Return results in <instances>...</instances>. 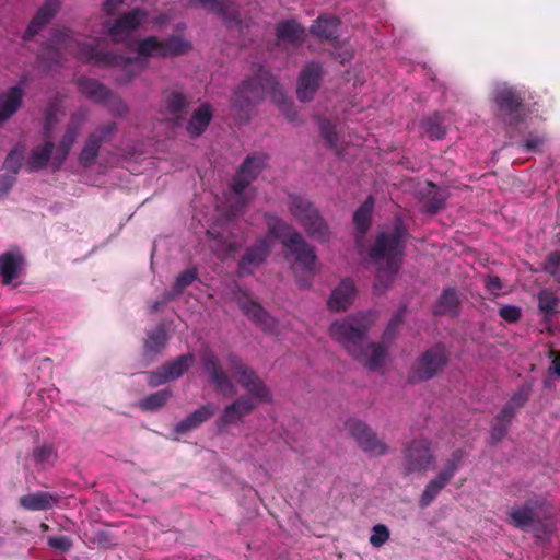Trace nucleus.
Instances as JSON below:
<instances>
[{
    "mask_svg": "<svg viewBox=\"0 0 560 560\" xmlns=\"http://www.w3.org/2000/svg\"><path fill=\"white\" fill-rule=\"evenodd\" d=\"M405 313L406 306H401L392 316L382 335L381 342L364 345L368 331L375 320V315L372 312L359 313L336 320L329 326V332L355 361L371 371H377L388 354V347L396 338V332L402 324Z\"/></svg>",
    "mask_w": 560,
    "mask_h": 560,
    "instance_id": "1",
    "label": "nucleus"
},
{
    "mask_svg": "<svg viewBox=\"0 0 560 560\" xmlns=\"http://www.w3.org/2000/svg\"><path fill=\"white\" fill-rule=\"evenodd\" d=\"M226 362L236 382L248 395H242L224 407L222 415L217 420L220 430L230 424L242 422L246 416L256 409L258 404H271L273 400L268 385L240 355L231 352L226 355Z\"/></svg>",
    "mask_w": 560,
    "mask_h": 560,
    "instance_id": "2",
    "label": "nucleus"
},
{
    "mask_svg": "<svg viewBox=\"0 0 560 560\" xmlns=\"http://www.w3.org/2000/svg\"><path fill=\"white\" fill-rule=\"evenodd\" d=\"M269 94L271 101L282 100V89L277 79L261 65L253 67V75L246 78L234 91L232 106L238 119L246 122L260 101Z\"/></svg>",
    "mask_w": 560,
    "mask_h": 560,
    "instance_id": "3",
    "label": "nucleus"
},
{
    "mask_svg": "<svg viewBox=\"0 0 560 560\" xmlns=\"http://www.w3.org/2000/svg\"><path fill=\"white\" fill-rule=\"evenodd\" d=\"M408 235L407 229L398 222L390 232H381L376 236L369 258L377 269L376 278L380 283L383 277L392 281L399 271Z\"/></svg>",
    "mask_w": 560,
    "mask_h": 560,
    "instance_id": "4",
    "label": "nucleus"
},
{
    "mask_svg": "<svg viewBox=\"0 0 560 560\" xmlns=\"http://www.w3.org/2000/svg\"><path fill=\"white\" fill-rule=\"evenodd\" d=\"M189 48V43L185 42L180 36L173 35L164 39H160L156 36H148L140 39L137 44V60L147 61L150 58L178 56L186 52Z\"/></svg>",
    "mask_w": 560,
    "mask_h": 560,
    "instance_id": "5",
    "label": "nucleus"
},
{
    "mask_svg": "<svg viewBox=\"0 0 560 560\" xmlns=\"http://www.w3.org/2000/svg\"><path fill=\"white\" fill-rule=\"evenodd\" d=\"M445 347L436 343L425 350L412 364L408 373L409 383H419L436 376L447 363Z\"/></svg>",
    "mask_w": 560,
    "mask_h": 560,
    "instance_id": "6",
    "label": "nucleus"
},
{
    "mask_svg": "<svg viewBox=\"0 0 560 560\" xmlns=\"http://www.w3.org/2000/svg\"><path fill=\"white\" fill-rule=\"evenodd\" d=\"M524 93L514 86L502 85L493 92L499 116L510 126H517L524 116Z\"/></svg>",
    "mask_w": 560,
    "mask_h": 560,
    "instance_id": "7",
    "label": "nucleus"
},
{
    "mask_svg": "<svg viewBox=\"0 0 560 560\" xmlns=\"http://www.w3.org/2000/svg\"><path fill=\"white\" fill-rule=\"evenodd\" d=\"M285 248L294 257V261L302 268L304 276L296 275V280L301 288H308L312 284V279L315 276V265L317 255L312 245H310L301 235L294 233L293 237L289 240Z\"/></svg>",
    "mask_w": 560,
    "mask_h": 560,
    "instance_id": "8",
    "label": "nucleus"
},
{
    "mask_svg": "<svg viewBox=\"0 0 560 560\" xmlns=\"http://www.w3.org/2000/svg\"><path fill=\"white\" fill-rule=\"evenodd\" d=\"M346 428L364 453L376 457L387 454V444L364 421L349 419L346 422Z\"/></svg>",
    "mask_w": 560,
    "mask_h": 560,
    "instance_id": "9",
    "label": "nucleus"
},
{
    "mask_svg": "<svg viewBox=\"0 0 560 560\" xmlns=\"http://www.w3.org/2000/svg\"><path fill=\"white\" fill-rule=\"evenodd\" d=\"M265 155H247L238 167L232 183L231 189L237 197V211L245 207V189L258 177L265 166Z\"/></svg>",
    "mask_w": 560,
    "mask_h": 560,
    "instance_id": "10",
    "label": "nucleus"
},
{
    "mask_svg": "<svg viewBox=\"0 0 560 560\" xmlns=\"http://www.w3.org/2000/svg\"><path fill=\"white\" fill-rule=\"evenodd\" d=\"M434 462L431 444L428 440L416 439L405 450V470L407 474L427 471Z\"/></svg>",
    "mask_w": 560,
    "mask_h": 560,
    "instance_id": "11",
    "label": "nucleus"
},
{
    "mask_svg": "<svg viewBox=\"0 0 560 560\" xmlns=\"http://www.w3.org/2000/svg\"><path fill=\"white\" fill-rule=\"evenodd\" d=\"M324 69L319 62H307L301 70L296 83V96L300 102H310L320 86Z\"/></svg>",
    "mask_w": 560,
    "mask_h": 560,
    "instance_id": "12",
    "label": "nucleus"
},
{
    "mask_svg": "<svg viewBox=\"0 0 560 560\" xmlns=\"http://www.w3.org/2000/svg\"><path fill=\"white\" fill-rule=\"evenodd\" d=\"M147 12L141 8H135L124 13L108 27V36L114 43H125L147 19Z\"/></svg>",
    "mask_w": 560,
    "mask_h": 560,
    "instance_id": "13",
    "label": "nucleus"
},
{
    "mask_svg": "<svg viewBox=\"0 0 560 560\" xmlns=\"http://www.w3.org/2000/svg\"><path fill=\"white\" fill-rule=\"evenodd\" d=\"M200 359L209 376V381L214 386L215 390L222 394L228 392L232 393L234 390V384L215 353L211 350H207L201 353Z\"/></svg>",
    "mask_w": 560,
    "mask_h": 560,
    "instance_id": "14",
    "label": "nucleus"
},
{
    "mask_svg": "<svg viewBox=\"0 0 560 560\" xmlns=\"http://www.w3.org/2000/svg\"><path fill=\"white\" fill-rule=\"evenodd\" d=\"M271 252V245L264 237H259L248 246L238 261L237 275L245 277L254 273V270L261 266Z\"/></svg>",
    "mask_w": 560,
    "mask_h": 560,
    "instance_id": "15",
    "label": "nucleus"
},
{
    "mask_svg": "<svg viewBox=\"0 0 560 560\" xmlns=\"http://www.w3.org/2000/svg\"><path fill=\"white\" fill-rule=\"evenodd\" d=\"M74 52L83 62H93L97 66H118L120 63H130L131 60L112 50L103 51L90 43H75Z\"/></svg>",
    "mask_w": 560,
    "mask_h": 560,
    "instance_id": "16",
    "label": "nucleus"
},
{
    "mask_svg": "<svg viewBox=\"0 0 560 560\" xmlns=\"http://www.w3.org/2000/svg\"><path fill=\"white\" fill-rule=\"evenodd\" d=\"M419 196L423 212L435 214L444 208L448 192L434 183L428 182L425 188L419 191Z\"/></svg>",
    "mask_w": 560,
    "mask_h": 560,
    "instance_id": "17",
    "label": "nucleus"
},
{
    "mask_svg": "<svg viewBox=\"0 0 560 560\" xmlns=\"http://www.w3.org/2000/svg\"><path fill=\"white\" fill-rule=\"evenodd\" d=\"M354 295V283L351 279L346 278L332 290L327 302L328 308L332 312L345 311L352 304Z\"/></svg>",
    "mask_w": 560,
    "mask_h": 560,
    "instance_id": "18",
    "label": "nucleus"
},
{
    "mask_svg": "<svg viewBox=\"0 0 560 560\" xmlns=\"http://www.w3.org/2000/svg\"><path fill=\"white\" fill-rule=\"evenodd\" d=\"M61 0H46L30 22L24 38L31 39L50 22L59 10Z\"/></svg>",
    "mask_w": 560,
    "mask_h": 560,
    "instance_id": "19",
    "label": "nucleus"
},
{
    "mask_svg": "<svg viewBox=\"0 0 560 560\" xmlns=\"http://www.w3.org/2000/svg\"><path fill=\"white\" fill-rule=\"evenodd\" d=\"M162 107L174 124L179 125L188 114L189 101L184 94L173 91L165 95Z\"/></svg>",
    "mask_w": 560,
    "mask_h": 560,
    "instance_id": "20",
    "label": "nucleus"
},
{
    "mask_svg": "<svg viewBox=\"0 0 560 560\" xmlns=\"http://www.w3.org/2000/svg\"><path fill=\"white\" fill-rule=\"evenodd\" d=\"M215 410H217V407L211 402H208V404L201 406L200 408L195 410L192 413L187 416L185 419L179 421L174 427V433H176L178 435H183V434L198 428L199 425H201L202 423H205L209 419H211L213 417V415L215 413Z\"/></svg>",
    "mask_w": 560,
    "mask_h": 560,
    "instance_id": "21",
    "label": "nucleus"
},
{
    "mask_svg": "<svg viewBox=\"0 0 560 560\" xmlns=\"http://www.w3.org/2000/svg\"><path fill=\"white\" fill-rule=\"evenodd\" d=\"M24 92L22 86L14 85L0 94V124L10 119L22 106Z\"/></svg>",
    "mask_w": 560,
    "mask_h": 560,
    "instance_id": "22",
    "label": "nucleus"
},
{
    "mask_svg": "<svg viewBox=\"0 0 560 560\" xmlns=\"http://www.w3.org/2000/svg\"><path fill=\"white\" fill-rule=\"evenodd\" d=\"M460 311V300L457 291L454 288H446L442 291L436 303L433 306L432 313L434 316H448L457 317Z\"/></svg>",
    "mask_w": 560,
    "mask_h": 560,
    "instance_id": "23",
    "label": "nucleus"
},
{
    "mask_svg": "<svg viewBox=\"0 0 560 560\" xmlns=\"http://www.w3.org/2000/svg\"><path fill=\"white\" fill-rule=\"evenodd\" d=\"M24 258L20 252H5L0 256V276L2 283L11 284L23 269Z\"/></svg>",
    "mask_w": 560,
    "mask_h": 560,
    "instance_id": "24",
    "label": "nucleus"
},
{
    "mask_svg": "<svg viewBox=\"0 0 560 560\" xmlns=\"http://www.w3.org/2000/svg\"><path fill=\"white\" fill-rule=\"evenodd\" d=\"M168 335L163 324L147 332L143 346V355L150 363L167 345Z\"/></svg>",
    "mask_w": 560,
    "mask_h": 560,
    "instance_id": "25",
    "label": "nucleus"
},
{
    "mask_svg": "<svg viewBox=\"0 0 560 560\" xmlns=\"http://www.w3.org/2000/svg\"><path fill=\"white\" fill-rule=\"evenodd\" d=\"M212 116V108L208 103H202L197 109H195L186 125V131L189 137H200L208 128Z\"/></svg>",
    "mask_w": 560,
    "mask_h": 560,
    "instance_id": "26",
    "label": "nucleus"
},
{
    "mask_svg": "<svg viewBox=\"0 0 560 560\" xmlns=\"http://www.w3.org/2000/svg\"><path fill=\"white\" fill-rule=\"evenodd\" d=\"M265 222L268 234L276 240H280L284 247L289 244V240L293 237V234L299 233L291 224L276 214L266 213Z\"/></svg>",
    "mask_w": 560,
    "mask_h": 560,
    "instance_id": "27",
    "label": "nucleus"
},
{
    "mask_svg": "<svg viewBox=\"0 0 560 560\" xmlns=\"http://www.w3.org/2000/svg\"><path fill=\"white\" fill-rule=\"evenodd\" d=\"M207 11L218 14L226 22H237L240 14L236 4L231 0H197Z\"/></svg>",
    "mask_w": 560,
    "mask_h": 560,
    "instance_id": "28",
    "label": "nucleus"
},
{
    "mask_svg": "<svg viewBox=\"0 0 560 560\" xmlns=\"http://www.w3.org/2000/svg\"><path fill=\"white\" fill-rule=\"evenodd\" d=\"M277 39L292 45H301L305 39V30L294 20H287L277 25Z\"/></svg>",
    "mask_w": 560,
    "mask_h": 560,
    "instance_id": "29",
    "label": "nucleus"
},
{
    "mask_svg": "<svg viewBox=\"0 0 560 560\" xmlns=\"http://www.w3.org/2000/svg\"><path fill=\"white\" fill-rule=\"evenodd\" d=\"M339 25L340 20L337 16L320 15L311 26L310 31L320 40H335L337 39Z\"/></svg>",
    "mask_w": 560,
    "mask_h": 560,
    "instance_id": "30",
    "label": "nucleus"
},
{
    "mask_svg": "<svg viewBox=\"0 0 560 560\" xmlns=\"http://www.w3.org/2000/svg\"><path fill=\"white\" fill-rule=\"evenodd\" d=\"M78 88L81 94L95 103H105L109 96V89L92 78H80L78 80Z\"/></svg>",
    "mask_w": 560,
    "mask_h": 560,
    "instance_id": "31",
    "label": "nucleus"
},
{
    "mask_svg": "<svg viewBox=\"0 0 560 560\" xmlns=\"http://www.w3.org/2000/svg\"><path fill=\"white\" fill-rule=\"evenodd\" d=\"M289 210L301 225L318 212L314 203L298 195L290 196Z\"/></svg>",
    "mask_w": 560,
    "mask_h": 560,
    "instance_id": "32",
    "label": "nucleus"
},
{
    "mask_svg": "<svg viewBox=\"0 0 560 560\" xmlns=\"http://www.w3.org/2000/svg\"><path fill=\"white\" fill-rule=\"evenodd\" d=\"M509 523L515 528L527 532L534 527L535 512L532 506L524 504L523 506H513L509 512Z\"/></svg>",
    "mask_w": 560,
    "mask_h": 560,
    "instance_id": "33",
    "label": "nucleus"
},
{
    "mask_svg": "<svg viewBox=\"0 0 560 560\" xmlns=\"http://www.w3.org/2000/svg\"><path fill=\"white\" fill-rule=\"evenodd\" d=\"M55 149V143L47 140L44 145L34 148L27 159L26 166L30 172H37L47 166Z\"/></svg>",
    "mask_w": 560,
    "mask_h": 560,
    "instance_id": "34",
    "label": "nucleus"
},
{
    "mask_svg": "<svg viewBox=\"0 0 560 560\" xmlns=\"http://www.w3.org/2000/svg\"><path fill=\"white\" fill-rule=\"evenodd\" d=\"M57 503V499L49 492H35L23 495L20 499V504L30 511H45L49 510Z\"/></svg>",
    "mask_w": 560,
    "mask_h": 560,
    "instance_id": "35",
    "label": "nucleus"
},
{
    "mask_svg": "<svg viewBox=\"0 0 560 560\" xmlns=\"http://www.w3.org/2000/svg\"><path fill=\"white\" fill-rule=\"evenodd\" d=\"M308 237L316 240L320 243L329 241L330 231L327 222L320 215L319 211L315 213L311 220H307L301 225Z\"/></svg>",
    "mask_w": 560,
    "mask_h": 560,
    "instance_id": "36",
    "label": "nucleus"
},
{
    "mask_svg": "<svg viewBox=\"0 0 560 560\" xmlns=\"http://www.w3.org/2000/svg\"><path fill=\"white\" fill-rule=\"evenodd\" d=\"M373 208V197L369 196L353 214L352 221L357 231L360 233V236H363L371 226Z\"/></svg>",
    "mask_w": 560,
    "mask_h": 560,
    "instance_id": "37",
    "label": "nucleus"
},
{
    "mask_svg": "<svg viewBox=\"0 0 560 560\" xmlns=\"http://www.w3.org/2000/svg\"><path fill=\"white\" fill-rule=\"evenodd\" d=\"M192 361V354H182L175 360L164 363L162 366L164 368V372H166L168 380L174 381L179 378L189 370Z\"/></svg>",
    "mask_w": 560,
    "mask_h": 560,
    "instance_id": "38",
    "label": "nucleus"
},
{
    "mask_svg": "<svg viewBox=\"0 0 560 560\" xmlns=\"http://www.w3.org/2000/svg\"><path fill=\"white\" fill-rule=\"evenodd\" d=\"M101 147V140L90 133L79 154V164L85 168L90 167L97 158Z\"/></svg>",
    "mask_w": 560,
    "mask_h": 560,
    "instance_id": "39",
    "label": "nucleus"
},
{
    "mask_svg": "<svg viewBox=\"0 0 560 560\" xmlns=\"http://www.w3.org/2000/svg\"><path fill=\"white\" fill-rule=\"evenodd\" d=\"M171 397V389H160L142 398L138 406L142 411H156L163 408Z\"/></svg>",
    "mask_w": 560,
    "mask_h": 560,
    "instance_id": "40",
    "label": "nucleus"
},
{
    "mask_svg": "<svg viewBox=\"0 0 560 560\" xmlns=\"http://www.w3.org/2000/svg\"><path fill=\"white\" fill-rule=\"evenodd\" d=\"M423 132L431 140H442L446 136V129L443 126V117L439 113H434L421 121Z\"/></svg>",
    "mask_w": 560,
    "mask_h": 560,
    "instance_id": "41",
    "label": "nucleus"
},
{
    "mask_svg": "<svg viewBox=\"0 0 560 560\" xmlns=\"http://www.w3.org/2000/svg\"><path fill=\"white\" fill-rule=\"evenodd\" d=\"M84 120H85L84 113H74L71 116V119L67 126L66 132L62 136L61 140L59 141V143H61L62 147H68L70 149L72 148V145L74 144V142L78 138L80 127Z\"/></svg>",
    "mask_w": 560,
    "mask_h": 560,
    "instance_id": "42",
    "label": "nucleus"
},
{
    "mask_svg": "<svg viewBox=\"0 0 560 560\" xmlns=\"http://www.w3.org/2000/svg\"><path fill=\"white\" fill-rule=\"evenodd\" d=\"M197 278L198 270L195 267L188 268L180 272L173 284V292L168 293L167 299L173 300L175 296L182 294L183 291L191 285Z\"/></svg>",
    "mask_w": 560,
    "mask_h": 560,
    "instance_id": "43",
    "label": "nucleus"
},
{
    "mask_svg": "<svg viewBox=\"0 0 560 560\" xmlns=\"http://www.w3.org/2000/svg\"><path fill=\"white\" fill-rule=\"evenodd\" d=\"M24 159V147L21 144H16L7 155L2 170L5 171V173L12 174L14 176H18L21 166L22 161Z\"/></svg>",
    "mask_w": 560,
    "mask_h": 560,
    "instance_id": "44",
    "label": "nucleus"
},
{
    "mask_svg": "<svg viewBox=\"0 0 560 560\" xmlns=\"http://www.w3.org/2000/svg\"><path fill=\"white\" fill-rule=\"evenodd\" d=\"M558 298L548 290L538 293V308L545 319H550L557 313Z\"/></svg>",
    "mask_w": 560,
    "mask_h": 560,
    "instance_id": "45",
    "label": "nucleus"
},
{
    "mask_svg": "<svg viewBox=\"0 0 560 560\" xmlns=\"http://www.w3.org/2000/svg\"><path fill=\"white\" fill-rule=\"evenodd\" d=\"M447 485L446 481L442 480L438 475L435 479L431 480L424 488L420 500L419 505L421 508L429 506L438 497L440 491Z\"/></svg>",
    "mask_w": 560,
    "mask_h": 560,
    "instance_id": "46",
    "label": "nucleus"
},
{
    "mask_svg": "<svg viewBox=\"0 0 560 560\" xmlns=\"http://www.w3.org/2000/svg\"><path fill=\"white\" fill-rule=\"evenodd\" d=\"M238 304L243 313L254 322L258 324H265L267 322L268 314L257 302L248 299Z\"/></svg>",
    "mask_w": 560,
    "mask_h": 560,
    "instance_id": "47",
    "label": "nucleus"
},
{
    "mask_svg": "<svg viewBox=\"0 0 560 560\" xmlns=\"http://www.w3.org/2000/svg\"><path fill=\"white\" fill-rule=\"evenodd\" d=\"M463 457L464 452L462 450H456L451 454V457L445 462L443 469L438 474L442 480L447 483L452 480L458 470Z\"/></svg>",
    "mask_w": 560,
    "mask_h": 560,
    "instance_id": "48",
    "label": "nucleus"
},
{
    "mask_svg": "<svg viewBox=\"0 0 560 560\" xmlns=\"http://www.w3.org/2000/svg\"><path fill=\"white\" fill-rule=\"evenodd\" d=\"M318 128L320 131L322 138L325 140L326 145L329 149L337 148L338 144V135L336 132L335 125L326 118H319L318 119Z\"/></svg>",
    "mask_w": 560,
    "mask_h": 560,
    "instance_id": "49",
    "label": "nucleus"
},
{
    "mask_svg": "<svg viewBox=\"0 0 560 560\" xmlns=\"http://www.w3.org/2000/svg\"><path fill=\"white\" fill-rule=\"evenodd\" d=\"M542 269L560 284V250H553L547 255Z\"/></svg>",
    "mask_w": 560,
    "mask_h": 560,
    "instance_id": "50",
    "label": "nucleus"
},
{
    "mask_svg": "<svg viewBox=\"0 0 560 560\" xmlns=\"http://www.w3.org/2000/svg\"><path fill=\"white\" fill-rule=\"evenodd\" d=\"M60 109V104L58 100H51L48 102L45 109V137H50V130L52 126L57 122V113Z\"/></svg>",
    "mask_w": 560,
    "mask_h": 560,
    "instance_id": "51",
    "label": "nucleus"
},
{
    "mask_svg": "<svg viewBox=\"0 0 560 560\" xmlns=\"http://www.w3.org/2000/svg\"><path fill=\"white\" fill-rule=\"evenodd\" d=\"M533 386L530 383H524L511 397V399L506 402L508 405H512L514 409H518L523 407L526 401L529 399Z\"/></svg>",
    "mask_w": 560,
    "mask_h": 560,
    "instance_id": "52",
    "label": "nucleus"
},
{
    "mask_svg": "<svg viewBox=\"0 0 560 560\" xmlns=\"http://www.w3.org/2000/svg\"><path fill=\"white\" fill-rule=\"evenodd\" d=\"M389 537H390V532H389L388 527L384 524H377L372 527V534L370 536L369 541L373 547L380 548L385 542H387Z\"/></svg>",
    "mask_w": 560,
    "mask_h": 560,
    "instance_id": "53",
    "label": "nucleus"
},
{
    "mask_svg": "<svg viewBox=\"0 0 560 560\" xmlns=\"http://www.w3.org/2000/svg\"><path fill=\"white\" fill-rule=\"evenodd\" d=\"M108 110L114 116L122 117L128 113V106L126 103L116 94L109 90V96L104 103Z\"/></svg>",
    "mask_w": 560,
    "mask_h": 560,
    "instance_id": "54",
    "label": "nucleus"
},
{
    "mask_svg": "<svg viewBox=\"0 0 560 560\" xmlns=\"http://www.w3.org/2000/svg\"><path fill=\"white\" fill-rule=\"evenodd\" d=\"M280 109L282 115L285 117L288 121L296 122L298 121V113L293 107L292 101H290L284 92L282 91V100L281 101H272Z\"/></svg>",
    "mask_w": 560,
    "mask_h": 560,
    "instance_id": "55",
    "label": "nucleus"
},
{
    "mask_svg": "<svg viewBox=\"0 0 560 560\" xmlns=\"http://www.w3.org/2000/svg\"><path fill=\"white\" fill-rule=\"evenodd\" d=\"M117 130L116 122H108L97 128L95 132H92V136H96L101 140V144L104 142L110 141L113 135Z\"/></svg>",
    "mask_w": 560,
    "mask_h": 560,
    "instance_id": "56",
    "label": "nucleus"
},
{
    "mask_svg": "<svg viewBox=\"0 0 560 560\" xmlns=\"http://www.w3.org/2000/svg\"><path fill=\"white\" fill-rule=\"evenodd\" d=\"M499 315L508 323H516L521 318V308L515 305H504L499 310Z\"/></svg>",
    "mask_w": 560,
    "mask_h": 560,
    "instance_id": "57",
    "label": "nucleus"
},
{
    "mask_svg": "<svg viewBox=\"0 0 560 560\" xmlns=\"http://www.w3.org/2000/svg\"><path fill=\"white\" fill-rule=\"evenodd\" d=\"M54 448L51 445H40L34 448L33 458L37 464L47 463L52 456Z\"/></svg>",
    "mask_w": 560,
    "mask_h": 560,
    "instance_id": "58",
    "label": "nucleus"
},
{
    "mask_svg": "<svg viewBox=\"0 0 560 560\" xmlns=\"http://www.w3.org/2000/svg\"><path fill=\"white\" fill-rule=\"evenodd\" d=\"M170 382L164 368L161 366L156 371L148 373V385L152 388Z\"/></svg>",
    "mask_w": 560,
    "mask_h": 560,
    "instance_id": "59",
    "label": "nucleus"
},
{
    "mask_svg": "<svg viewBox=\"0 0 560 560\" xmlns=\"http://www.w3.org/2000/svg\"><path fill=\"white\" fill-rule=\"evenodd\" d=\"M48 545L56 550L66 552L72 547V540L68 536H52L48 538Z\"/></svg>",
    "mask_w": 560,
    "mask_h": 560,
    "instance_id": "60",
    "label": "nucleus"
},
{
    "mask_svg": "<svg viewBox=\"0 0 560 560\" xmlns=\"http://www.w3.org/2000/svg\"><path fill=\"white\" fill-rule=\"evenodd\" d=\"M508 430H509V425H506V423H501V422L495 421V423H493V425L491 427V431H490L491 444L495 445L499 442H501L504 439V436L506 435Z\"/></svg>",
    "mask_w": 560,
    "mask_h": 560,
    "instance_id": "61",
    "label": "nucleus"
},
{
    "mask_svg": "<svg viewBox=\"0 0 560 560\" xmlns=\"http://www.w3.org/2000/svg\"><path fill=\"white\" fill-rule=\"evenodd\" d=\"M16 183V176L3 173L0 174V198L5 197Z\"/></svg>",
    "mask_w": 560,
    "mask_h": 560,
    "instance_id": "62",
    "label": "nucleus"
},
{
    "mask_svg": "<svg viewBox=\"0 0 560 560\" xmlns=\"http://www.w3.org/2000/svg\"><path fill=\"white\" fill-rule=\"evenodd\" d=\"M516 413V409L513 408L512 405L505 404L501 411L495 417V421L501 423H506V425H510L512 419L514 418Z\"/></svg>",
    "mask_w": 560,
    "mask_h": 560,
    "instance_id": "63",
    "label": "nucleus"
},
{
    "mask_svg": "<svg viewBox=\"0 0 560 560\" xmlns=\"http://www.w3.org/2000/svg\"><path fill=\"white\" fill-rule=\"evenodd\" d=\"M70 150H71L70 148L62 147L61 143H58V145L56 148V155L54 158V164L57 168L65 162Z\"/></svg>",
    "mask_w": 560,
    "mask_h": 560,
    "instance_id": "64",
    "label": "nucleus"
}]
</instances>
